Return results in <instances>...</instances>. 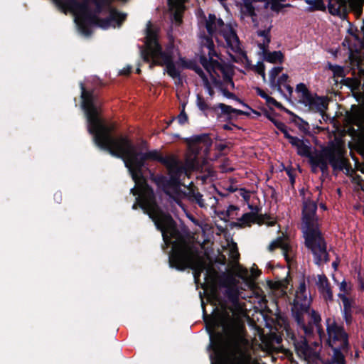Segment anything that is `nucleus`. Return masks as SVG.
I'll return each mask as SVG.
<instances>
[{"instance_id":"1","label":"nucleus","mask_w":364,"mask_h":364,"mask_svg":"<svg viewBox=\"0 0 364 364\" xmlns=\"http://www.w3.org/2000/svg\"><path fill=\"white\" fill-rule=\"evenodd\" d=\"M80 87L81 107L86 116L88 132L93 136L95 145L124 161L136 186L131 189V193L135 196H138L136 200H140L139 207L152 220L156 229L162 232L164 239L166 237V231L178 234L172 216L159 207L154 191L144 176L143 168L147 160L163 164L169 177L162 174L151 175V180L165 194L171 196V191H178L181 177L186 172V167L182 166L176 155L164 156L157 149L146 153L136 151L133 141L128 135H114L116 124H108L100 117L98 110L100 102L94 90H87L82 82L80 83Z\"/></svg>"},{"instance_id":"2","label":"nucleus","mask_w":364,"mask_h":364,"mask_svg":"<svg viewBox=\"0 0 364 364\" xmlns=\"http://www.w3.org/2000/svg\"><path fill=\"white\" fill-rule=\"evenodd\" d=\"M316 202L310 200L304 201L301 220L305 246L313 254L314 263L321 266L322 263L328 262L330 257L327 252L326 242L316 223Z\"/></svg>"},{"instance_id":"3","label":"nucleus","mask_w":364,"mask_h":364,"mask_svg":"<svg viewBox=\"0 0 364 364\" xmlns=\"http://www.w3.org/2000/svg\"><path fill=\"white\" fill-rule=\"evenodd\" d=\"M151 26L149 21L146 29V48L141 51L143 60L150 63V68L154 66H165L164 73H166L173 79L181 80V71L176 68V63L173 61L172 49L167 48L163 50L158 41L157 34Z\"/></svg>"},{"instance_id":"4","label":"nucleus","mask_w":364,"mask_h":364,"mask_svg":"<svg viewBox=\"0 0 364 364\" xmlns=\"http://www.w3.org/2000/svg\"><path fill=\"white\" fill-rule=\"evenodd\" d=\"M168 262L171 267L179 271H184L187 268L193 269L196 283L206 269L205 262L198 257V248L184 239L173 242Z\"/></svg>"},{"instance_id":"5","label":"nucleus","mask_w":364,"mask_h":364,"mask_svg":"<svg viewBox=\"0 0 364 364\" xmlns=\"http://www.w3.org/2000/svg\"><path fill=\"white\" fill-rule=\"evenodd\" d=\"M222 331H216L219 323L213 321L211 326L207 324L206 330L210 336V348L221 357L224 353H236L241 348L243 338L232 322L220 323Z\"/></svg>"},{"instance_id":"6","label":"nucleus","mask_w":364,"mask_h":364,"mask_svg":"<svg viewBox=\"0 0 364 364\" xmlns=\"http://www.w3.org/2000/svg\"><path fill=\"white\" fill-rule=\"evenodd\" d=\"M319 155V169L323 176L328 175V164L334 171L348 169L347 167L348 159L344 157L343 152L340 147L333 141H331L327 146L323 147Z\"/></svg>"},{"instance_id":"7","label":"nucleus","mask_w":364,"mask_h":364,"mask_svg":"<svg viewBox=\"0 0 364 364\" xmlns=\"http://www.w3.org/2000/svg\"><path fill=\"white\" fill-rule=\"evenodd\" d=\"M187 144L195 156L193 158H188L186 159L185 164L182 166L186 167V172L183 174H186L188 171H195L200 168L199 162L198 160V154L200 150L202 149L199 146L203 144L205 149H209L213 144V141L208 134H201L198 135H193L186 139ZM181 163H182L181 161Z\"/></svg>"},{"instance_id":"8","label":"nucleus","mask_w":364,"mask_h":364,"mask_svg":"<svg viewBox=\"0 0 364 364\" xmlns=\"http://www.w3.org/2000/svg\"><path fill=\"white\" fill-rule=\"evenodd\" d=\"M326 332L328 338L326 343L329 347L336 345L340 342L341 347H348V335L346 332L343 325H338L333 318L328 317L326 319Z\"/></svg>"},{"instance_id":"9","label":"nucleus","mask_w":364,"mask_h":364,"mask_svg":"<svg viewBox=\"0 0 364 364\" xmlns=\"http://www.w3.org/2000/svg\"><path fill=\"white\" fill-rule=\"evenodd\" d=\"M309 109L314 112H317L323 117L326 116V111L328 109V101L326 97L318 96L316 93H311L300 102Z\"/></svg>"},{"instance_id":"10","label":"nucleus","mask_w":364,"mask_h":364,"mask_svg":"<svg viewBox=\"0 0 364 364\" xmlns=\"http://www.w3.org/2000/svg\"><path fill=\"white\" fill-rule=\"evenodd\" d=\"M217 108L220 109L221 113L218 115V118L222 117V115H225V119L224 121L229 122L232 126L236 127L237 129H240L241 128L234 123H231L230 122L233 119H236L237 117H234L232 114H236L237 115H245L250 116V113L233 108L230 105H227L224 103H218L213 108V110L215 111Z\"/></svg>"},{"instance_id":"11","label":"nucleus","mask_w":364,"mask_h":364,"mask_svg":"<svg viewBox=\"0 0 364 364\" xmlns=\"http://www.w3.org/2000/svg\"><path fill=\"white\" fill-rule=\"evenodd\" d=\"M288 141L293 147L296 149V154L299 156L306 157L308 159L314 156V151H312V148L309 139L304 141L297 136H291Z\"/></svg>"},{"instance_id":"12","label":"nucleus","mask_w":364,"mask_h":364,"mask_svg":"<svg viewBox=\"0 0 364 364\" xmlns=\"http://www.w3.org/2000/svg\"><path fill=\"white\" fill-rule=\"evenodd\" d=\"M199 61L210 75L213 74L218 77H220L218 71L222 74L229 68L228 65L220 63L217 60H208V58L204 53L200 54Z\"/></svg>"},{"instance_id":"13","label":"nucleus","mask_w":364,"mask_h":364,"mask_svg":"<svg viewBox=\"0 0 364 364\" xmlns=\"http://www.w3.org/2000/svg\"><path fill=\"white\" fill-rule=\"evenodd\" d=\"M338 296L341 299L343 304V309L342 310L343 318L344 319L346 325L350 326L353 323V309L355 306V303L352 299L347 297L344 294L339 293Z\"/></svg>"},{"instance_id":"14","label":"nucleus","mask_w":364,"mask_h":364,"mask_svg":"<svg viewBox=\"0 0 364 364\" xmlns=\"http://www.w3.org/2000/svg\"><path fill=\"white\" fill-rule=\"evenodd\" d=\"M291 339L293 341L295 350L299 356H303L305 358L310 356L311 348L306 337L301 336L297 338L294 334H292Z\"/></svg>"},{"instance_id":"15","label":"nucleus","mask_w":364,"mask_h":364,"mask_svg":"<svg viewBox=\"0 0 364 364\" xmlns=\"http://www.w3.org/2000/svg\"><path fill=\"white\" fill-rule=\"evenodd\" d=\"M222 36L225 38L228 46L233 51H237L240 48L239 38L232 27H227L226 31H223Z\"/></svg>"},{"instance_id":"16","label":"nucleus","mask_w":364,"mask_h":364,"mask_svg":"<svg viewBox=\"0 0 364 364\" xmlns=\"http://www.w3.org/2000/svg\"><path fill=\"white\" fill-rule=\"evenodd\" d=\"M309 302L306 301V300H305L304 302H299L298 299H294L291 312L295 321H296V315H299L301 318H304V314L309 313Z\"/></svg>"},{"instance_id":"17","label":"nucleus","mask_w":364,"mask_h":364,"mask_svg":"<svg viewBox=\"0 0 364 364\" xmlns=\"http://www.w3.org/2000/svg\"><path fill=\"white\" fill-rule=\"evenodd\" d=\"M279 247L282 250L284 258H285L286 261L289 262L290 261L289 252L291 250V247L289 244L285 243L281 238H278V239L272 241L269 244V245L268 247V250L269 251L272 252L276 248H279Z\"/></svg>"},{"instance_id":"18","label":"nucleus","mask_w":364,"mask_h":364,"mask_svg":"<svg viewBox=\"0 0 364 364\" xmlns=\"http://www.w3.org/2000/svg\"><path fill=\"white\" fill-rule=\"evenodd\" d=\"M262 214L258 215L253 212H249L243 214L242 217L239 219L240 223H235L236 226L240 228H243L245 226H250L253 223H258L257 219L258 218H262Z\"/></svg>"},{"instance_id":"19","label":"nucleus","mask_w":364,"mask_h":364,"mask_svg":"<svg viewBox=\"0 0 364 364\" xmlns=\"http://www.w3.org/2000/svg\"><path fill=\"white\" fill-rule=\"evenodd\" d=\"M264 60L271 63H282L284 60V55L282 51L271 52L269 50L262 52Z\"/></svg>"},{"instance_id":"20","label":"nucleus","mask_w":364,"mask_h":364,"mask_svg":"<svg viewBox=\"0 0 364 364\" xmlns=\"http://www.w3.org/2000/svg\"><path fill=\"white\" fill-rule=\"evenodd\" d=\"M309 314L310 317V321L309 322H311V323L316 326L318 333L321 338L322 336H325V333L321 323V317L319 313L314 309H311L309 311Z\"/></svg>"},{"instance_id":"21","label":"nucleus","mask_w":364,"mask_h":364,"mask_svg":"<svg viewBox=\"0 0 364 364\" xmlns=\"http://www.w3.org/2000/svg\"><path fill=\"white\" fill-rule=\"evenodd\" d=\"M295 118L293 122L295 125L298 127V129L302 132L305 135L311 136L310 132V126L309 124L303 119L301 117L296 115L295 114H292Z\"/></svg>"},{"instance_id":"22","label":"nucleus","mask_w":364,"mask_h":364,"mask_svg":"<svg viewBox=\"0 0 364 364\" xmlns=\"http://www.w3.org/2000/svg\"><path fill=\"white\" fill-rule=\"evenodd\" d=\"M289 78V75L286 73H283L281 76L274 80V83L273 85H270L271 87L274 90H277L279 92L283 95L286 98H287V95L284 93L282 86L286 85V82Z\"/></svg>"},{"instance_id":"23","label":"nucleus","mask_w":364,"mask_h":364,"mask_svg":"<svg viewBox=\"0 0 364 364\" xmlns=\"http://www.w3.org/2000/svg\"><path fill=\"white\" fill-rule=\"evenodd\" d=\"M296 323L304 332L305 335L310 336L314 332V325L311 322L306 323L304 318H301L299 315H296Z\"/></svg>"},{"instance_id":"24","label":"nucleus","mask_w":364,"mask_h":364,"mask_svg":"<svg viewBox=\"0 0 364 364\" xmlns=\"http://www.w3.org/2000/svg\"><path fill=\"white\" fill-rule=\"evenodd\" d=\"M306 3L310 5L306 9L307 11H325L326 6L323 0H305Z\"/></svg>"},{"instance_id":"25","label":"nucleus","mask_w":364,"mask_h":364,"mask_svg":"<svg viewBox=\"0 0 364 364\" xmlns=\"http://www.w3.org/2000/svg\"><path fill=\"white\" fill-rule=\"evenodd\" d=\"M92 1L95 5V11H92V14H95L96 16H98L99 14H100L102 11L105 6H107V10L109 12V7L112 8L110 6V1L109 0H90Z\"/></svg>"},{"instance_id":"26","label":"nucleus","mask_w":364,"mask_h":364,"mask_svg":"<svg viewBox=\"0 0 364 364\" xmlns=\"http://www.w3.org/2000/svg\"><path fill=\"white\" fill-rule=\"evenodd\" d=\"M330 348L333 352L334 361L338 364H343L345 362V358L341 352V350L346 348V347H341V345H335Z\"/></svg>"},{"instance_id":"27","label":"nucleus","mask_w":364,"mask_h":364,"mask_svg":"<svg viewBox=\"0 0 364 364\" xmlns=\"http://www.w3.org/2000/svg\"><path fill=\"white\" fill-rule=\"evenodd\" d=\"M234 282V278L227 274V273H222L220 276L218 277V284L220 287H229L231 286V284Z\"/></svg>"},{"instance_id":"28","label":"nucleus","mask_w":364,"mask_h":364,"mask_svg":"<svg viewBox=\"0 0 364 364\" xmlns=\"http://www.w3.org/2000/svg\"><path fill=\"white\" fill-rule=\"evenodd\" d=\"M216 16L209 14L208 18L205 19V28L208 35L213 36L215 33Z\"/></svg>"},{"instance_id":"29","label":"nucleus","mask_w":364,"mask_h":364,"mask_svg":"<svg viewBox=\"0 0 364 364\" xmlns=\"http://www.w3.org/2000/svg\"><path fill=\"white\" fill-rule=\"evenodd\" d=\"M320 151H318L317 149H314V156L309 159V163L311 166V171L314 173H316L318 172V170L319 168V159H320V155H319Z\"/></svg>"},{"instance_id":"30","label":"nucleus","mask_w":364,"mask_h":364,"mask_svg":"<svg viewBox=\"0 0 364 364\" xmlns=\"http://www.w3.org/2000/svg\"><path fill=\"white\" fill-rule=\"evenodd\" d=\"M188 195L190 200L196 202L200 207H203L205 205L203 195L196 191V188H191L189 191Z\"/></svg>"},{"instance_id":"31","label":"nucleus","mask_w":364,"mask_h":364,"mask_svg":"<svg viewBox=\"0 0 364 364\" xmlns=\"http://www.w3.org/2000/svg\"><path fill=\"white\" fill-rule=\"evenodd\" d=\"M224 294L228 298V299L232 303L234 304L238 301L239 294L238 290L236 288L231 286L227 287Z\"/></svg>"},{"instance_id":"32","label":"nucleus","mask_w":364,"mask_h":364,"mask_svg":"<svg viewBox=\"0 0 364 364\" xmlns=\"http://www.w3.org/2000/svg\"><path fill=\"white\" fill-rule=\"evenodd\" d=\"M296 91L298 93H300V99L299 102H301L302 100H304L306 97H307L309 95L311 94V92L309 90L307 87L304 83H299L296 87Z\"/></svg>"},{"instance_id":"33","label":"nucleus","mask_w":364,"mask_h":364,"mask_svg":"<svg viewBox=\"0 0 364 364\" xmlns=\"http://www.w3.org/2000/svg\"><path fill=\"white\" fill-rule=\"evenodd\" d=\"M267 5L270 4V9L272 11L275 12H279L284 7H290L291 5L289 4H282L281 2L277 1L276 0H267ZM267 7V6H266Z\"/></svg>"},{"instance_id":"34","label":"nucleus","mask_w":364,"mask_h":364,"mask_svg":"<svg viewBox=\"0 0 364 364\" xmlns=\"http://www.w3.org/2000/svg\"><path fill=\"white\" fill-rule=\"evenodd\" d=\"M273 124L281 132L284 134V136L287 139H289L291 136V134H289L287 127L286 124L280 121H278L277 119L275 122H273Z\"/></svg>"},{"instance_id":"35","label":"nucleus","mask_w":364,"mask_h":364,"mask_svg":"<svg viewBox=\"0 0 364 364\" xmlns=\"http://www.w3.org/2000/svg\"><path fill=\"white\" fill-rule=\"evenodd\" d=\"M196 105L198 109L203 112L208 109H213V107H210L209 105L205 102V99L200 95H197Z\"/></svg>"},{"instance_id":"36","label":"nucleus","mask_w":364,"mask_h":364,"mask_svg":"<svg viewBox=\"0 0 364 364\" xmlns=\"http://www.w3.org/2000/svg\"><path fill=\"white\" fill-rule=\"evenodd\" d=\"M245 14L249 16H256L255 9L251 0H244Z\"/></svg>"},{"instance_id":"37","label":"nucleus","mask_w":364,"mask_h":364,"mask_svg":"<svg viewBox=\"0 0 364 364\" xmlns=\"http://www.w3.org/2000/svg\"><path fill=\"white\" fill-rule=\"evenodd\" d=\"M282 70H283V67H282V66L274 67L271 69V70L269 71V73L270 85H273L274 83V80L277 79V77L282 71Z\"/></svg>"},{"instance_id":"38","label":"nucleus","mask_w":364,"mask_h":364,"mask_svg":"<svg viewBox=\"0 0 364 364\" xmlns=\"http://www.w3.org/2000/svg\"><path fill=\"white\" fill-rule=\"evenodd\" d=\"M328 68L331 70L333 75L336 77H341L345 75L344 74V70L342 66H340L338 65H333L331 63L328 64Z\"/></svg>"},{"instance_id":"39","label":"nucleus","mask_w":364,"mask_h":364,"mask_svg":"<svg viewBox=\"0 0 364 364\" xmlns=\"http://www.w3.org/2000/svg\"><path fill=\"white\" fill-rule=\"evenodd\" d=\"M319 290L323 294V298L326 301H332L333 300V291L330 283H328L327 286H325L324 288Z\"/></svg>"},{"instance_id":"40","label":"nucleus","mask_w":364,"mask_h":364,"mask_svg":"<svg viewBox=\"0 0 364 364\" xmlns=\"http://www.w3.org/2000/svg\"><path fill=\"white\" fill-rule=\"evenodd\" d=\"M214 43L212 38V36H205L204 35L202 38L201 41V47H205L208 49L212 47H214Z\"/></svg>"},{"instance_id":"41","label":"nucleus","mask_w":364,"mask_h":364,"mask_svg":"<svg viewBox=\"0 0 364 364\" xmlns=\"http://www.w3.org/2000/svg\"><path fill=\"white\" fill-rule=\"evenodd\" d=\"M227 27L232 26L230 25L225 24L222 18H216L215 32L218 31L222 35L223 33V31H226Z\"/></svg>"},{"instance_id":"42","label":"nucleus","mask_w":364,"mask_h":364,"mask_svg":"<svg viewBox=\"0 0 364 364\" xmlns=\"http://www.w3.org/2000/svg\"><path fill=\"white\" fill-rule=\"evenodd\" d=\"M186 105V102H183V104H182V109H181L180 114L177 117L178 123L180 124H184L186 122H188V115H187V114L185 112Z\"/></svg>"},{"instance_id":"43","label":"nucleus","mask_w":364,"mask_h":364,"mask_svg":"<svg viewBox=\"0 0 364 364\" xmlns=\"http://www.w3.org/2000/svg\"><path fill=\"white\" fill-rule=\"evenodd\" d=\"M255 70L257 73L262 76L263 82H265L266 80V74H265V65L262 62L258 63L256 65Z\"/></svg>"},{"instance_id":"44","label":"nucleus","mask_w":364,"mask_h":364,"mask_svg":"<svg viewBox=\"0 0 364 364\" xmlns=\"http://www.w3.org/2000/svg\"><path fill=\"white\" fill-rule=\"evenodd\" d=\"M212 83L215 87L219 89V90L221 92L222 90H223L225 87L223 86V82L222 80L218 79L219 77L217 75H215L213 74L210 75Z\"/></svg>"},{"instance_id":"45","label":"nucleus","mask_w":364,"mask_h":364,"mask_svg":"<svg viewBox=\"0 0 364 364\" xmlns=\"http://www.w3.org/2000/svg\"><path fill=\"white\" fill-rule=\"evenodd\" d=\"M328 283H329V282L325 274L318 275V281L316 284L319 289L324 288L325 286H327Z\"/></svg>"},{"instance_id":"46","label":"nucleus","mask_w":364,"mask_h":364,"mask_svg":"<svg viewBox=\"0 0 364 364\" xmlns=\"http://www.w3.org/2000/svg\"><path fill=\"white\" fill-rule=\"evenodd\" d=\"M270 42H271V36L269 34L268 36H267L264 38L262 43L259 44V48L262 50V52H264V51L269 50L268 48H269V44L270 43Z\"/></svg>"},{"instance_id":"47","label":"nucleus","mask_w":364,"mask_h":364,"mask_svg":"<svg viewBox=\"0 0 364 364\" xmlns=\"http://www.w3.org/2000/svg\"><path fill=\"white\" fill-rule=\"evenodd\" d=\"M223 78L225 82L228 83V82L232 80V72L231 68L229 67L226 69L223 73Z\"/></svg>"},{"instance_id":"48","label":"nucleus","mask_w":364,"mask_h":364,"mask_svg":"<svg viewBox=\"0 0 364 364\" xmlns=\"http://www.w3.org/2000/svg\"><path fill=\"white\" fill-rule=\"evenodd\" d=\"M134 146H136L134 144ZM136 147V146H135ZM136 151H140V152H142V153H146V152H148V151H151V150L149 151V144H148V142L146 141V140H141L140 144H139V150H137V148H136Z\"/></svg>"},{"instance_id":"49","label":"nucleus","mask_w":364,"mask_h":364,"mask_svg":"<svg viewBox=\"0 0 364 364\" xmlns=\"http://www.w3.org/2000/svg\"><path fill=\"white\" fill-rule=\"evenodd\" d=\"M196 74L198 75V76L201 78L203 82H205V80H208V78L207 77L206 75L202 70V68L198 65L195 67V69L193 70Z\"/></svg>"},{"instance_id":"50","label":"nucleus","mask_w":364,"mask_h":364,"mask_svg":"<svg viewBox=\"0 0 364 364\" xmlns=\"http://www.w3.org/2000/svg\"><path fill=\"white\" fill-rule=\"evenodd\" d=\"M203 83L204 87L207 90L209 95L211 97H213L214 96V95H215V92H214L213 87H211V85H210V83L209 82V80H205V82H203Z\"/></svg>"},{"instance_id":"51","label":"nucleus","mask_w":364,"mask_h":364,"mask_svg":"<svg viewBox=\"0 0 364 364\" xmlns=\"http://www.w3.org/2000/svg\"><path fill=\"white\" fill-rule=\"evenodd\" d=\"M221 92L225 97L228 99L235 100L237 98V95L235 93L228 91V90L225 87L222 90Z\"/></svg>"},{"instance_id":"52","label":"nucleus","mask_w":364,"mask_h":364,"mask_svg":"<svg viewBox=\"0 0 364 364\" xmlns=\"http://www.w3.org/2000/svg\"><path fill=\"white\" fill-rule=\"evenodd\" d=\"M272 26H270L268 28L264 30H258L257 31V35L260 37H263L264 38L268 36L270 34Z\"/></svg>"},{"instance_id":"53","label":"nucleus","mask_w":364,"mask_h":364,"mask_svg":"<svg viewBox=\"0 0 364 364\" xmlns=\"http://www.w3.org/2000/svg\"><path fill=\"white\" fill-rule=\"evenodd\" d=\"M216 272L214 270V269H208L206 270V273H205V279H208V277H210L212 281H214L215 280V275L216 274Z\"/></svg>"},{"instance_id":"54","label":"nucleus","mask_w":364,"mask_h":364,"mask_svg":"<svg viewBox=\"0 0 364 364\" xmlns=\"http://www.w3.org/2000/svg\"><path fill=\"white\" fill-rule=\"evenodd\" d=\"M208 57L209 58L208 59V60H214L213 58V56H217L218 54L215 50V46L214 47H212V48H210L208 49Z\"/></svg>"},{"instance_id":"55","label":"nucleus","mask_w":364,"mask_h":364,"mask_svg":"<svg viewBox=\"0 0 364 364\" xmlns=\"http://www.w3.org/2000/svg\"><path fill=\"white\" fill-rule=\"evenodd\" d=\"M234 100L238 102L239 103L245 107L251 109L252 111V112H254V113H255L257 114H259V112H257V111L252 109L247 103H245L243 100L240 99L237 96V98L235 99Z\"/></svg>"},{"instance_id":"56","label":"nucleus","mask_w":364,"mask_h":364,"mask_svg":"<svg viewBox=\"0 0 364 364\" xmlns=\"http://www.w3.org/2000/svg\"><path fill=\"white\" fill-rule=\"evenodd\" d=\"M239 208L234 205H230L226 211V216L230 217L232 211L238 210Z\"/></svg>"},{"instance_id":"57","label":"nucleus","mask_w":364,"mask_h":364,"mask_svg":"<svg viewBox=\"0 0 364 364\" xmlns=\"http://www.w3.org/2000/svg\"><path fill=\"white\" fill-rule=\"evenodd\" d=\"M197 65H198L195 61L190 60L187 61V64L186 65L185 68H188V69L193 70L195 69V67Z\"/></svg>"},{"instance_id":"58","label":"nucleus","mask_w":364,"mask_h":364,"mask_svg":"<svg viewBox=\"0 0 364 364\" xmlns=\"http://www.w3.org/2000/svg\"><path fill=\"white\" fill-rule=\"evenodd\" d=\"M256 92L259 97L264 100H266V98L268 97V95H267L265 92L259 87L256 88Z\"/></svg>"},{"instance_id":"59","label":"nucleus","mask_w":364,"mask_h":364,"mask_svg":"<svg viewBox=\"0 0 364 364\" xmlns=\"http://www.w3.org/2000/svg\"><path fill=\"white\" fill-rule=\"evenodd\" d=\"M132 66H127V68H123L120 72V75H129L132 73Z\"/></svg>"},{"instance_id":"60","label":"nucleus","mask_w":364,"mask_h":364,"mask_svg":"<svg viewBox=\"0 0 364 364\" xmlns=\"http://www.w3.org/2000/svg\"><path fill=\"white\" fill-rule=\"evenodd\" d=\"M274 106H275L277 108H278L281 110L285 111L286 112H287L291 115L294 114V113L292 112L287 109L280 102H279L277 101V103H275V105Z\"/></svg>"},{"instance_id":"61","label":"nucleus","mask_w":364,"mask_h":364,"mask_svg":"<svg viewBox=\"0 0 364 364\" xmlns=\"http://www.w3.org/2000/svg\"><path fill=\"white\" fill-rule=\"evenodd\" d=\"M264 115L272 123L277 120L274 116H272V114L267 110H264Z\"/></svg>"},{"instance_id":"62","label":"nucleus","mask_w":364,"mask_h":364,"mask_svg":"<svg viewBox=\"0 0 364 364\" xmlns=\"http://www.w3.org/2000/svg\"><path fill=\"white\" fill-rule=\"evenodd\" d=\"M251 273H252V277L255 279H257L261 274L262 272H261V270H259L257 268L256 269H255L254 268H252Z\"/></svg>"},{"instance_id":"63","label":"nucleus","mask_w":364,"mask_h":364,"mask_svg":"<svg viewBox=\"0 0 364 364\" xmlns=\"http://www.w3.org/2000/svg\"><path fill=\"white\" fill-rule=\"evenodd\" d=\"M306 292V284L304 282H302L300 283L299 289H298V293H300L301 294H304Z\"/></svg>"},{"instance_id":"64","label":"nucleus","mask_w":364,"mask_h":364,"mask_svg":"<svg viewBox=\"0 0 364 364\" xmlns=\"http://www.w3.org/2000/svg\"><path fill=\"white\" fill-rule=\"evenodd\" d=\"M228 148V146L225 144H216L215 149L219 151H223Z\"/></svg>"}]
</instances>
